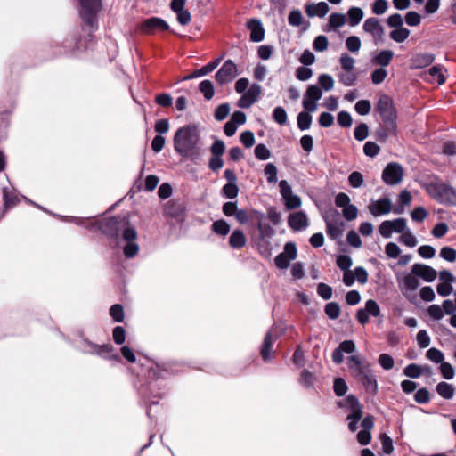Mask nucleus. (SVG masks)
I'll return each mask as SVG.
<instances>
[{"mask_svg":"<svg viewBox=\"0 0 456 456\" xmlns=\"http://www.w3.org/2000/svg\"><path fill=\"white\" fill-rule=\"evenodd\" d=\"M174 150L185 159L198 164L203 157V142L194 125H185L177 129L174 138Z\"/></svg>","mask_w":456,"mask_h":456,"instance_id":"1","label":"nucleus"},{"mask_svg":"<svg viewBox=\"0 0 456 456\" xmlns=\"http://www.w3.org/2000/svg\"><path fill=\"white\" fill-rule=\"evenodd\" d=\"M347 366L352 377L363 386L367 393L372 395H377L379 390L377 378L368 362L362 361L358 354H353L347 358Z\"/></svg>","mask_w":456,"mask_h":456,"instance_id":"2","label":"nucleus"},{"mask_svg":"<svg viewBox=\"0 0 456 456\" xmlns=\"http://www.w3.org/2000/svg\"><path fill=\"white\" fill-rule=\"evenodd\" d=\"M376 110L379 113L382 122L390 133L397 131V113L392 99L387 94H381L376 105Z\"/></svg>","mask_w":456,"mask_h":456,"instance_id":"3","label":"nucleus"},{"mask_svg":"<svg viewBox=\"0 0 456 456\" xmlns=\"http://www.w3.org/2000/svg\"><path fill=\"white\" fill-rule=\"evenodd\" d=\"M79 14L84 23L92 31L98 28V14L102 9V0H78Z\"/></svg>","mask_w":456,"mask_h":456,"instance_id":"4","label":"nucleus"},{"mask_svg":"<svg viewBox=\"0 0 456 456\" xmlns=\"http://www.w3.org/2000/svg\"><path fill=\"white\" fill-rule=\"evenodd\" d=\"M428 193L440 204L456 206V189L445 183H431L427 188Z\"/></svg>","mask_w":456,"mask_h":456,"instance_id":"5","label":"nucleus"},{"mask_svg":"<svg viewBox=\"0 0 456 456\" xmlns=\"http://www.w3.org/2000/svg\"><path fill=\"white\" fill-rule=\"evenodd\" d=\"M128 224L126 216H112L104 218L99 222L91 223L86 227L88 229L98 228L103 234L110 238H118L120 231Z\"/></svg>","mask_w":456,"mask_h":456,"instance_id":"6","label":"nucleus"},{"mask_svg":"<svg viewBox=\"0 0 456 456\" xmlns=\"http://www.w3.org/2000/svg\"><path fill=\"white\" fill-rule=\"evenodd\" d=\"M323 218L328 236L331 240L340 239L343 236L345 223L341 220L339 212L335 208H330Z\"/></svg>","mask_w":456,"mask_h":456,"instance_id":"7","label":"nucleus"},{"mask_svg":"<svg viewBox=\"0 0 456 456\" xmlns=\"http://www.w3.org/2000/svg\"><path fill=\"white\" fill-rule=\"evenodd\" d=\"M403 177V169L396 162L387 165L382 172V180L387 185H396L401 183Z\"/></svg>","mask_w":456,"mask_h":456,"instance_id":"8","label":"nucleus"},{"mask_svg":"<svg viewBox=\"0 0 456 456\" xmlns=\"http://www.w3.org/2000/svg\"><path fill=\"white\" fill-rule=\"evenodd\" d=\"M238 75L237 65L232 61L227 60L216 73V80L220 85L232 82Z\"/></svg>","mask_w":456,"mask_h":456,"instance_id":"9","label":"nucleus"},{"mask_svg":"<svg viewBox=\"0 0 456 456\" xmlns=\"http://www.w3.org/2000/svg\"><path fill=\"white\" fill-rule=\"evenodd\" d=\"M297 256V248L294 242H287L284 245L283 252L280 253L275 258V265L279 269H287L290 261L296 259Z\"/></svg>","mask_w":456,"mask_h":456,"instance_id":"10","label":"nucleus"},{"mask_svg":"<svg viewBox=\"0 0 456 456\" xmlns=\"http://www.w3.org/2000/svg\"><path fill=\"white\" fill-rule=\"evenodd\" d=\"M380 315V307L373 299L365 302L364 308H360L356 313V319L362 324L365 325L369 322V317H378Z\"/></svg>","mask_w":456,"mask_h":456,"instance_id":"11","label":"nucleus"},{"mask_svg":"<svg viewBox=\"0 0 456 456\" xmlns=\"http://www.w3.org/2000/svg\"><path fill=\"white\" fill-rule=\"evenodd\" d=\"M340 408L347 407L350 413L347 419H354L360 420L362 417V407L358 398L354 395H348L343 401L338 403Z\"/></svg>","mask_w":456,"mask_h":456,"instance_id":"12","label":"nucleus"},{"mask_svg":"<svg viewBox=\"0 0 456 456\" xmlns=\"http://www.w3.org/2000/svg\"><path fill=\"white\" fill-rule=\"evenodd\" d=\"M396 280L400 290L405 296L410 292L417 290L420 285L418 276H415L412 273L397 276Z\"/></svg>","mask_w":456,"mask_h":456,"instance_id":"13","label":"nucleus"},{"mask_svg":"<svg viewBox=\"0 0 456 456\" xmlns=\"http://www.w3.org/2000/svg\"><path fill=\"white\" fill-rule=\"evenodd\" d=\"M370 213L374 216L387 215L392 210V202L387 198H381L378 200H371L368 206Z\"/></svg>","mask_w":456,"mask_h":456,"instance_id":"14","label":"nucleus"},{"mask_svg":"<svg viewBox=\"0 0 456 456\" xmlns=\"http://www.w3.org/2000/svg\"><path fill=\"white\" fill-rule=\"evenodd\" d=\"M356 346L353 340H344L339 346L334 349L331 358L335 364L338 365L343 362L344 355L343 354H353L355 352Z\"/></svg>","mask_w":456,"mask_h":456,"instance_id":"15","label":"nucleus"},{"mask_svg":"<svg viewBox=\"0 0 456 456\" xmlns=\"http://www.w3.org/2000/svg\"><path fill=\"white\" fill-rule=\"evenodd\" d=\"M411 273L427 282H432L437 275L436 271L433 267L424 264H414L411 266Z\"/></svg>","mask_w":456,"mask_h":456,"instance_id":"16","label":"nucleus"},{"mask_svg":"<svg viewBox=\"0 0 456 456\" xmlns=\"http://www.w3.org/2000/svg\"><path fill=\"white\" fill-rule=\"evenodd\" d=\"M166 31L169 29V25L166 20L159 17L146 19L142 23V30L146 34L153 33L155 30Z\"/></svg>","mask_w":456,"mask_h":456,"instance_id":"17","label":"nucleus"},{"mask_svg":"<svg viewBox=\"0 0 456 456\" xmlns=\"http://www.w3.org/2000/svg\"><path fill=\"white\" fill-rule=\"evenodd\" d=\"M247 27L250 30V40L252 42H261L265 38V28L260 20L250 19L247 22Z\"/></svg>","mask_w":456,"mask_h":456,"instance_id":"18","label":"nucleus"},{"mask_svg":"<svg viewBox=\"0 0 456 456\" xmlns=\"http://www.w3.org/2000/svg\"><path fill=\"white\" fill-rule=\"evenodd\" d=\"M288 224L293 231L299 232L308 226V218L302 211L292 213L289 216Z\"/></svg>","mask_w":456,"mask_h":456,"instance_id":"19","label":"nucleus"},{"mask_svg":"<svg viewBox=\"0 0 456 456\" xmlns=\"http://www.w3.org/2000/svg\"><path fill=\"white\" fill-rule=\"evenodd\" d=\"M435 60V55L430 53H419L411 59V69H419L428 67Z\"/></svg>","mask_w":456,"mask_h":456,"instance_id":"20","label":"nucleus"},{"mask_svg":"<svg viewBox=\"0 0 456 456\" xmlns=\"http://www.w3.org/2000/svg\"><path fill=\"white\" fill-rule=\"evenodd\" d=\"M184 211L183 204L174 200L167 201L164 208V214L175 219L182 218Z\"/></svg>","mask_w":456,"mask_h":456,"instance_id":"21","label":"nucleus"},{"mask_svg":"<svg viewBox=\"0 0 456 456\" xmlns=\"http://www.w3.org/2000/svg\"><path fill=\"white\" fill-rule=\"evenodd\" d=\"M363 30L378 38L384 34V28L377 18H368L363 23Z\"/></svg>","mask_w":456,"mask_h":456,"instance_id":"22","label":"nucleus"},{"mask_svg":"<svg viewBox=\"0 0 456 456\" xmlns=\"http://www.w3.org/2000/svg\"><path fill=\"white\" fill-rule=\"evenodd\" d=\"M330 10V7L327 3L320 2L318 4H309L305 6V13L308 17H324Z\"/></svg>","mask_w":456,"mask_h":456,"instance_id":"23","label":"nucleus"},{"mask_svg":"<svg viewBox=\"0 0 456 456\" xmlns=\"http://www.w3.org/2000/svg\"><path fill=\"white\" fill-rule=\"evenodd\" d=\"M3 200L4 206L6 209L16 206L20 202L16 190L14 188H3Z\"/></svg>","mask_w":456,"mask_h":456,"instance_id":"24","label":"nucleus"},{"mask_svg":"<svg viewBox=\"0 0 456 456\" xmlns=\"http://www.w3.org/2000/svg\"><path fill=\"white\" fill-rule=\"evenodd\" d=\"M221 59H222V57H219V58L210 61L207 65L201 67L200 69H197L196 71H194L192 74L185 77L184 79L186 80V79L195 78V77L208 75V73L212 72L215 69H216V67L219 65V63L221 61Z\"/></svg>","mask_w":456,"mask_h":456,"instance_id":"25","label":"nucleus"},{"mask_svg":"<svg viewBox=\"0 0 456 456\" xmlns=\"http://www.w3.org/2000/svg\"><path fill=\"white\" fill-rule=\"evenodd\" d=\"M246 236L241 230H234L229 238V245L234 249H240L246 245Z\"/></svg>","mask_w":456,"mask_h":456,"instance_id":"26","label":"nucleus"},{"mask_svg":"<svg viewBox=\"0 0 456 456\" xmlns=\"http://www.w3.org/2000/svg\"><path fill=\"white\" fill-rule=\"evenodd\" d=\"M394 57V53L391 50H382L372 59V62L376 65L387 67L390 64Z\"/></svg>","mask_w":456,"mask_h":456,"instance_id":"27","label":"nucleus"},{"mask_svg":"<svg viewBox=\"0 0 456 456\" xmlns=\"http://www.w3.org/2000/svg\"><path fill=\"white\" fill-rule=\"evenodd\" d=\"M273 345V338L271 331H268L265 338L264 341L261 346V356L265 362L271 360L272 354H271V349Z\"/></svg>","mask_w":456,"mask_h":456,"instance_id":"28","label":"nucleus"},{"mask_svg":"<svg viewBox=\"0 0 456 456\" xmlns=\"http://www.w3.org/2000/svg\"><path fill=\"white\" fill-rule=\"evenodd\" d=\"M437 394L444 399H452L454 395L455 389L452 384L442 381L436 385Z\"/></svg>","mask_w":456,"mask_h":456,"instance_id":"29","label":"nucleus"},{"mask_svg":"<svg viewBox=\"0 0 456 456\" xmlns=\"http://www.w3.org/2000/svg\"><path fill=\"white\" fill-rule=\"evenodd\" d=\"M87 345L91 348L89 353L95 354L102 357H108L107 354L113 350V346L109 344L99 346L91 342H87Z\"/></svg>","mask_w":456,"mask_h":456,"instance_id":"30","label":"nucleus"},{"mask_svg":"<svg viewBox=\"0 0 456 456\" xmlns=\"http://www.w3.org/2000/svg\"><path fill=\"white\" fill-rule=\"evenodd\" d=\"M348 23L350 26L354 27L358 25L363 18V11L359 7H351L347 12Z\"/></svg>","mask_w":456,"mask_h":456,"instance_id":"31","label":"nucleus"},{"mask_svg":"<svg viewBox=\"0 0 456 456\" xmlns=\"http://www.w3.org/2000/svg\"><path fill=\"white\" fill-rule=\"evenodd\" d=\"M338 82L345 86H353L357 81V74L354 71H342L338 75Z\"/></svg>","mask_w":456,"mask_h":456,"instance_id":"32","label":"nucleus"},{"mask_svg":"<svg viewBox=\"0 0 456 456\" xmlns=\"http://www.w3.org/2000/svg\"><path fill=\"white\" fill-rule=\"evenodd\" d=\"M312 120H313V118H312L311 114L305 112V111H301L298 113L297 118V127L301 131H305L310 128Z\"/></svg>","mask_w":456,"mask_h":456,"instance_id":"33","label":"nucleus"},{"mask_svg":"<svg viewBox=\"0 0 456 456\" xmlns=\"http://www.w3.org/2000/svg\"><path fill=\"white\" fill-rule=\"evenodd\" d=\"M315 376L310 370L304 369L301 370L299 383L305 388L314 387Z\"/></svg>","mask_w":456,"mask_h":456,"instance_id":"34","label":"nucleus"},{"mask_svg":"<svg viewBox=\"0 0 456 456\" xmlns=\"http://www.w3.org/2000/svg\"><path fill=\"white\" fill-rule=\"evenodd\" d=\"M410 36V30L406 28H400L392 30L389 34V37L392 40L396 43L404 42Z\"/></svg>","mask_w":456,"mask_h":456,"instance_id":"35","label":"nucleus"},{"mask_svg":"<svg viewBox=\"0 0 456 456\" xmlns=\"http://www.w3.org/2000/svg\"><path fill=\"white\" fill-rule=\"evenodd\" d=\"M200 91L203 94L206 100L209 101L215 94L214 86L210 80H203L199 86Z\"/></svg>","mask_w":456,"mask_h":456,"instance_id":"36","label":"nucleus"},{"mask_svg":"<svg viewBox=\"0 0 456 456\" xmlns=\"http://www.w3.org/2000/svg\"><path fill=\"white\" fill-rule=\"evenodd\" d=\"M339 64L343 71H353L355 60L347 53H343L339 57Z\"/></svg>","mask_w":456,"mask_h":456,"instance_id":"37","label":"nucleus"},{"mask_svg":"<svg viewBox=\"0 0 456 456\" xmlns=\"http://www.w3.org/2000/svg\"><path fill=\"white\" fill-rule=\"evenodd\" d=\"M212 231L216 234L225 236L230 232V225L225 220L220 219L213 223Z\"/></svg>","mask_w":456,"mask_h":456,"instance_id":"38","label":"nucleus"},{"mask_svg":"<svg viewBox=\"0 0 456 456\" xmlns=\"http://www.w3.org/2000/svg\"><path fill=\"white\" fill-rule=\"evenodd\" d=\"M325 314L331 320H336L340 315V306L337 302H330L324 306Z\"/></svg>","mask_w":456,"mask_h":456,"instance_id":"39","label":"nucleus"},{"mask_svg":"<svg viewBox=\"0 0 456 456\" xmlns=\"http://www.w3.org/2000/svg\"><path fill=\"white\" fill-rule=\"evenodd\" d=\"M272 116L273 119L280 126H285L288 123V115L283 107L274 108Z\"/></svg>","mask_w":456,"mask_h":456,"instance_id":"40","label":"nucleus"},{"mask_svg":"<svg viewBox=\"0 0 456 456\" xmlns=\"http://www.w3.org/2000/svg\"><path fill=\"white\" fill-rule=\"evenodd\" d=\"M265 175L266 176V181L268 183H277V167L273 163H268L265 165L264 169Z\"/></svg>","mask_w":456,"mask_h":456,"instance_id":"41","label":"nucleus"},{"mask_svg":"<svg viewBox=\"0 0 456 456\" xmlns=\"http://www.w3.org/2000/svg\"><path fill=\"white\" fill-rule=\"evenodd\" d=\"M346 23V16L342 13L333 12L329 18V25L332 29H337Z\"/></svg>","mask_w":456,"mask_h":456,"instance_id":"42","label":"nucleus"},{"mask_svg":"<svg viewBox=\"0 0 456 456\" xmlns=\"http://www.w3.org/2000/svg\"><path fill=\"white\" fill-rule=\"evenodd\" d=\"M421 374H422V368L416 363L408 364L403 369V375H405L406 377L411 378V379H418L421 376Z\"/></svg>","mask_w":456,"mask_h":456,"instance_id":"43","label":"nucleus"},{"mask_svg":"<svg viewBox=\"0 0 456 456\" xmlns=\"http://www.w3.org/2000/svg\"><path fill=\"white\" fill-rule=\"evenodd\" d=\"M222 193L226 199L233 200L238 196L239 188L236 183H227L222 188Z\"/></svg>","mask_w":456,"mask_h":456,"instance_id":"44","label":"nucleus"},{"mask_svg":"<svg viewBox=\"0 0 456 456\" xmlns=\"http://www.w3.org/2000/svg\"><path fill=\"white\" fill-rule=\"evenodd\" d=\"M348 387L342 378H336L333 383V390L337 396H343L347 392Z\"/></svg>","mask_w":456,"mask_h":456,"instance_id":"45","label":"nucleus"},{"mask_svg":"<svg viewBox=\"0 0 456 456\" xmlns=\"http://www.w3.org/2000/svg\"><path fill=\"white\" fill-rule=\"evenodd\" d=\"M148 390H149V388L147 387H144V386L141 387L139 388L140 395L142 397H143L144 400L150 403V405L158 404L160 396L158 395H153L151 393H149Z\"/></svg>","mask_w":456,"mask_h":456,"instance_id":"46","label":"nucleus"},{"mask_svg":"<svg viewBox=\"0 0 456 456\" xmlns=\"http://www.w3.org/2000/svg\"><path fill=\"white\" fill-rule=\"evenodd\" d=\"M317 294L319 297H321L323 300H329L332 297V288L323 282H321L317 285L316 289Z\"/></svg>","mask_w":456,"mask_h":456,"instance_id":"47","label":"nucleus"},{"mask_svg":"<svg viewBox=\"0 0 456 456\" xmlns=\"http://www.w3.org/2000/svg\"><path fill=\"white\" fill-rule=\"evenodd\" d=\"M322 92L317 86L312 85L307 87L304 98H308L311 101L317 102L322 98Z\"/></svg>","mask_w":456,"mask_h":456,"instance_id":"48","label":"nucleus"},{"mask_svg":"<svg viewBox=\"0 0 456 456\" xmlns=\"http://www.w3.org/2000/svg\"><path fill=\"white\" fill-rule=\"evenodd\" d=\"M254 154L259 160H266L271 157L270 150L264 143H259L255 147Z\"/></svg>","mask_w":456,"mask_h":456,"instance_id":"49","label":"nucleus"},{"mask_svg":"<svg viewBox=\"0 0 456 456\" xmlns=\"http://www.w3.org/2000/svg\"><path fill=\"white\" fill-rule=\"evenodd\" d=\"M363 175L358 171L352 172L348 176V183L353 188H361L363 185Z\"/></svg>","mask_w":456,"mask_h":456,"instance_id":"50","label":"nucleus"},{"mask_svg":"<svg viewBox=\"0 0 456 456\" xmlns=\"http://www.w3.org/2000/svg\"><path fill=\"white\" fill-rule=\"evenodd\" d=\"M318 83L324 91H330L334 86V79L329 74H322L318 77Z\"/></svg>","mask_w":456,"mask_h":456,"instance_id":"51","label":"nucleus"},{"mask_svg":"<svg viewBox=\"0 0 456 456\" xmlns=\"http://www.w3.org/2000/svg\"><path fill=\"white\" fill-rule=\"evenodd\" d=\"M346 47L351 53H358L361 48V40L356 36H350L346 39Z\"/></svg>","mask_w":456,"mask_h":456,"instance_id":"52","label":"nucleus"},{"mask_svg":"<svg viewBox=\"0 0 456 456\" xmlns=\"http://www.w3.org/2000/svg\"><path fill=\"white\" fill-rule=\"evenodd\" d=\"M427 357L428 360L435 363H442L444 360V355L442 351L437 348L432 347L428 350Z\"/></svg>","mask_w":456,"mask_h":456,"instance_id":"53","label":"nucleus"},{"mask_svg":"<svg viewBox=\"0 0 456 456\" xmlns=\"http://www.w3.org/2000/svg\"><path fill=\"white\" fill-rule=\"evenodd\" d=\"M414 400L418 403L425 404L430 401V393L426 387L418 389L414 395Z\"/></svg>","mask_w":456,"mask_h":456,"instance_id":"54","label":"nucleus"},{"mask_svg":"<svg viewBox=\"0 0 456 456\" xmlns=\"http://www.w3.org/2000/svg\"><path fill=\"white\" fill-rule=\"evenodd\" d=\"M329 41L326 36L320 35L316 37L313 43V48L316 52H323L328 48Z\"/></svg>","mask_w":456,"mask_h":456,"instance_id":"55","label":"nucleus"},{"mask_svg":"<svg viewBox=\"0 0 456 456\" xmlns=\"http://www.w3.org/2000/svg\"><path fill=\"white\" fill-rule=\"evenodd\" d=\"M378 362L386 370H391L395 364L393 357L388 354H379Z\"/></svg>","mask_w":456,"mask_h":456,"instance_id":"56","label":"nucleus"},{"mask_svg":"<svg viewBox=\"0 0 456 456\" xmlns=\"http://www.w3.org/2000/svg\"><path fill=\"white\" fill-rule=\"evenodd\" d=\"M354 109L358 114L364 116L370 113L371 103L369 100H360L355 103Z\"/></svg>","mask_w":456,"mask_h":456,"instance_id":"57","label":"nucleus"},{"mask_svg":"<svg viewBox=\"0 0 456 456\" xmlns=\"http://www.w3.org/2000/svg\"><path fill=\"white\" fill-rule=\"evenodd\" d=\"M110 314L111 318L117 322H121L124 320V309L119 304L113 305L110 309Z\"/></svg>","mask_w":456,"mask_h":456,"instance_id":"58","label":"nucleus"},{"mask_svg":"<svg viewBox=\"0 0 456 456\" xmlns=\"http://www.w3.org/2000/svg\"><path fill=\"white\" fill-rule=\"evenodd\" d=\"M368 134L369 127L365 123H361L358 125L354 131V138L359 142L365 140L368 136Z\"/></svg>","mask_w":456,"mask_h":456,"instance_id":"59","label":"nucleus"},{"mask_svg":"<svg viewBox=\"0 0 456 456\" xmlns=\"http://www.w3.org/2000/svg\"><path fill=\"white\" fill-rule=\"evenodd\" d=\"M380 442L382 445V451L386 454H390L394 451L393 440L387 434L380 435Z\"/></svg>","mask_w":456,"mask_h":456,"instance_id":"60","label":"nucleus"},{"mask_svg":"<svg viewBox=\"0 0 456 456\" xmlns=\"http://www.w3.org/2000/svg\"><path fill=\"white\" fill-rule=\"evenodd\" d=\"M388 4L387 0H375L371 5L372 12L376 15H381L387 12Z\"/></svg>","mask_w":456,"mask_h":456,"instance_id":"61","label":"nucleus"},{"mask_svg":"<svg viewBox=\"0 0 456 456\" xmlns=\"http://www.w3.org/2000/svg\"><path fill=\"white\" fill-rule=\"evenodd\" d=\"M230 112V105L228 103L220 104L215 111V118L218 121H222L227 118Z\"/></svg>","mask_w":456,"mask_h":456,"instance_id":"62","label":"nucleus"},{"mask_svg":"<svg viewBox=\"0 0 456 456\" xmlns=\"http://www.w3.org/2000/svg\"><path fill=\"white\" fill-rule=\"evenodd\" d=\"M337 265L342 271H348L353 265L352 258L347 255H340L337 257Z\"/></svg>","mask_w":456,"mask_h":456,"instance_id":"63","label":"nucleus"},{"mask_svg":"<svg viewBox=\"0 0 456 456\" xmlns=\"http://www.w3.org/2000/svg\"><path fill=\"white\" fill-rule=\"evenodd\" d=\"M440 256L448 262L456 260V250L451 247H444L440 250Z\"/></svg>","mask_w":456,"mask_h":456,"instance_id":"64","label":"nucleus"}]
</instances>
